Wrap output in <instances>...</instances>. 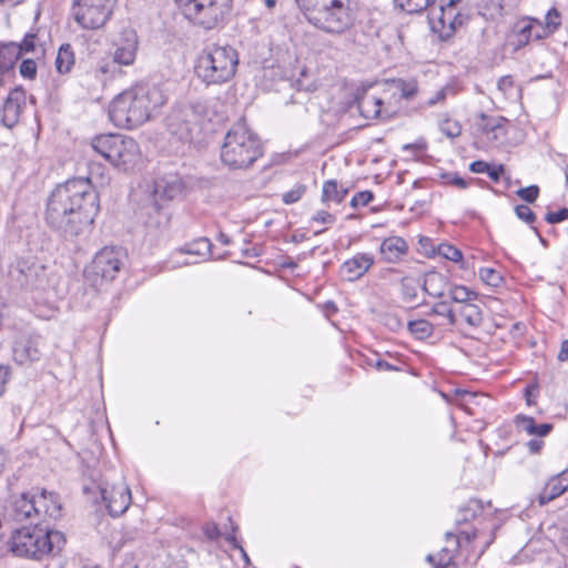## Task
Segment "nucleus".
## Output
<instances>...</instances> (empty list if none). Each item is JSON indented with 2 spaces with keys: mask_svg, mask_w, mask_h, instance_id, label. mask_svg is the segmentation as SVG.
<instances>
[{
  "mask_svg": "<svg viewBox=\"0 0 568 568\" xmlns=\"http://www.w3.org/2000/svg\"><path fill=\"white\" fill-rule=\"evenodd\" d=\"M100 210L99 195L88 178L71 179L51 192L45 210L47 223L65 237L87 232Z\"/></svg>",
  "mask_w": 568,
  "mask_h": 568,
  "instance_id": "obj_1",
  "label": "nucleus"
},
{
  "mask_svg": "<svg viewBox=\"0 0 568 568\" xmlns=\"http://www.w3.org/2000/svg\"><path fill=\"white\" fill-rule=\"evenodd\" d=\"M166 103L156 85L139 84L118 94L109 105L111 121L120 128H136L155 116Z\"/></svg>",
  "mask_w": 568,
  "mask_h": 568,
  "instance_id": "obj_2",
  "label": "nucleus"
},
{
  "mask_svg": "<svg viewBox=\"0 0 568 568\" xmlns=\"http://www.w3.org/2000/svg\"><path fill=\"white\" fill-rule=\"evenodd\" d=\"M263 154L258 136L245 123L234 124L225 134L221 148V161L229 169L251 166Z\"/></svg>",
  "mask_w": 568,
  "mask_h": 568,
  "instance_id": "obj_3",
  "label": "nucleus"
},
{
  "mask_svg": "<svg viewBox=\"0 0 568 568\" xmlns=\"http://www.w3.org/2000/svg\"><path fill=\"white\" fill-rule=\"evenodd\" d=\"M65 544L64 535L58 530L39 527H22L13 531L10 549L20 557L41 559L58 554Z\"/></svg>",
  "mask_w": 568,
  "mask_h": 568,
  "instance_id": "obj_4",
  "label": "nucleus"
},
{
  "mask_svg": "<svg viewBox=\"0 0 568 568\" xmlns=\"http://www.w3.org/2000/svg\"><path fill=\"white\" fill-rule=\"evenodd\" d=\"M237 65L239 53L233 47L212 45L197 55L194 69L206 85H217L232 80Z\"/></svg>",
  "mask_w": 568,
  "mask_h": 568,
  "instance_id": "obj_5",
  "label": "nucleus"
},
{
  "mask_svg": "<svg viewBox=\"0 0 568 568\" xmlns=\"http://www.w3.org/2000/svg\"><path fill=\"white\" fill-rule=\"evenodd\" d=\"M91 146L112 165L123 170L133 168L141 159L136 141L120 134L98 135L92 139Z\"/></svg>",
  "mask_w": 568,
  "mask_h": 568,
  "instance_id": "obj_6",
  "label": "nucleus"
},
{
  "mask_svg": "<svg viewBox=\"0 0 568 568\" xmlns=\"http://www.w3.org/2000/svg\"><path fill=\"white\" fill-rule=\"evenodd\" d=\"M307 21L326 32H342L353 23L354 17L343 2H303Z\"/></svg>",
  "mask_w": 568,
  "mask_h": 568,
  "instance_id": "obj_7",
  "label": "nucleus"
},
{
  "mask_svg": "<svg viewBox=\"0 0 568 568\" xmlns=\"http://www.w3.org/2000/svg\"><path fill=\"white\" fill-rule=\"evenodd\" d=\"M414 2H398L396 8L408 12L422 11L429 8V23L432 30L438 33L439 38L445 40L450 38L456 29L464 24L466 17L459 12L456 4L457 2H440L439 6H435L437 2H424V6L416 2L415 7L412 8Z\"/></svg>",
  "mask_w": 568,
  "mask_h": 568,
  "instance_id": "obj_8",
  "label": "nucleus"
},
{
  "mask_svg": "<svg viewBox=\"0 0 568 568\" xmlns=\"http://www.w3.org/2000/svg\"><path fill=\"white\" fill-rule=\"evenodd\" d=\"M183 183L178 175H166L155 181L152 194L153 205L149 209L145 226L151 232H163L169 225V214L162 210V204L182 194Z\"/></svg>",
  "mask_w": 568,
  "mask_h": 568,
  "instance_id": "obj_9",
  "label": "nucleus"
},
{
  "mask_svg": "<svg viewBox=\"0 0 568 568\" xmlns=\"http://www.w3.org/2000/svg\"><path fill=\"white\" fill-rule=\"evenodd\" d=\"M199 106L183 104L174 108L166 119L169 133L181 142H191L199 129Z\"/></svg>",
  "mask_w": 568,
  "mask_h": 568,
  "instance_id": "obj_10",
  "label": "nucleus"
},
{
  "mask_svg": "<svg viewBox=\"0 0 568 568\" xmlns=\"http://www.w3.org/2000/svg\"><path fill=\"white\" fill-rule=\"evenodd\" d=\"M123 253L115 247H103L100 250L91 264L85 268V277L93 284L99 281L113 280L122 266Z\"/></svg>",
  "mask_w": 568,
  "mask_h": 568,
  "instance_id": "obj_11",
  "label": "nucleus"
},
{
  "mask_svg": "<svg viewBox=\"0 0 568 568\" xmlns=\"http://www.w3.org/2000/svg\"><path fill=\"white\" fill-rule=\"evenodd\" d=\"M179 9L185 19L206 30L215 28L223 17L217 2H180Z\"/></svg>",
  "mask_w": 568,
  "mask_h": 568,
  "instance_id": "obj_12",
  "label": "nucleus"
},
{
  "mask_svg": "<svg viewBox=\"0 0 568 568\" xmlns=\"http://www.w3.org/2000/svg\"><path fill=\"white\" fill-rule=\"evenodd\" d=\"M139 39L134 29L123 28L111 38V57L119 65H132L136 58Z\"/></svg>",
  "mask_w": 568,
  "mask_h": 568,
  "instance_id": "obj_13",
  "label": "nucleus"
},
{
  "mask_svg": "<svg viewBox=\"0 0 568 568\" xmlns=\"http://www.w3.org/2000/svg\"><path fill=\"white\" fill-rule=\"evenodd\" d=\"M112 8L103 2H74L72 16L77 23L88 30L99 29L109 20Z\"/></svg>",
  "mask_w": 568,
  "mask_h": 568,
  "instance_id": "obj_14",
  "label": "nucleus"
},
{
  "mask_svg": "<svg viewBox=\"0 0 568 568\" xmlns=\"http://www.w3.org/2000/svg\"><path fill=\"white\" fill-rule=\"evenodd\" d=\"M43 346V338L38 334L21 337L12 346V359L19 366L31 367L41 361Z\"/></svg>",
  "mask_w": 568,
  "mask_h": 568,
  "instance_id": "obj_15",
  "label": "nucleus"
},
{
  "mask_svg": "<svg viewBox=\"0 0 568 568\" xmlns=\"http://www.w3.org/2000/svg\"><path fill=\"white\" fill-rule=\"evenodd\" d=\"M101 496L111 516L122 515L131 504L130 488L123 481L101 488Z\"/></svg>",
  "mask_w": 568,
  "mask_h": 568,
  "instance_id": "obj_16",
  "label": "nucleus"
},
{
  "mask_svg": "<svg viewBox=\"0 0 568 568\" xmlns=\"http://www.w3.org/2000/svg\"><path fill=\"white\" fill-rule=\"evenodd\" d=\"M26 91L18 87L11 90L1 110V121L7 128L14 126L26 106Z\"/></svg>",
  "mask_w": 568,
  "mask_h": 568,
  "instance_id": "obj_17",
  "label": "nucleus"
},
{
  "mask_svg": "<svg viewBox=\"0 0 568 568\" xmlns=\"http://www.w3.org/2000/svg\"><path fill=\"white\" fill-rule=\"evenodd\" d=\"M374 263L372 253H357L341 265L339 274L345 281L353 282L363 277Z\"/></svg>",
  "mask_w": 568,
  "mask_h": 568,
  "instance_id": "obj_18",
  "label": "nucleus"
},
{
  "mask_svg": "<svg viewBox=\"0 0 568 568\" xmlns=\"http://www.w3.org/2000/svg\"><path fill=\"white\" fill-rule=\"evenodd\" d=\"M32 504L38 509V519L44 521L47 518L57 519L61 515V503L54 493L41 490L39 493H31Z\"/></svg>",
  "mask_w": 568,
  "mask_h": 568,
  "instance_id": "obj_19",
  "label": "nucleus"
},
{
  "mask_svg": "<svg viewBox=\"0 0 568 568\" xmlns=\"http://www.w3.org/2000/svg\"><path fill=\"white\" fill-rule=\"evenodd\" d=\"M37 511L38 509L32 504L31 493H27L13 498L8 509V516L16 523L30 521L36 525L39 524Z\"/></svg>",
  "mask_w": 568,
  "mask_h": 568,
  "instance_id": "obj_20",
  "label": "nucleus"
},
{
  "mask_svg": "<svg viewBox=\"0 0 568 568\" xmlns=\"http://www.w3.org/2000/svg\"><path fill=\"white\" fill-rule=\"evenodd\" d=\"M474 534L469 532H462L458 536H455L453 534H447V542H450L455 546V548H448L444 547L442 551L436 556L428 555L427 560L429 562H433L434 568H457L456 564L454 562V555L453 552L456 550V548L462 544L463 540L470 541L471 538H474Z\"/></svg>",
  "mask_w": 568,
  "mask_h": 568,
  "instance_id": "obj_21",
  "label": "nucleus"
},
{
  "mask_svg": "<svg viewBox=\"0 0 568 568\" xmlns=\"http://www.w3.org/2000/svg\"><path fill=\"white\" fill-rule=\"evenodd\" d=\"M568 490V476L566 471L550 477L538 493L536 500L539 506H545Z\"/></svg>",
  "mask_w": 568,
  "mask_h": 568,
  "instance_id": "obj_22",
  "label": "nucleus"
},
{
  "mask_svg": "<svg viewBox=\"0 0 568 568\" xmlns=\"http://www.w3.org/2000/svg\"><path fill=\"white\" fill-rule=\"evenodd\" d=\"M357 108L366 119H388L390 116V112L383 108V100L368 91L357 99Z\"/></svg>",
  "mask_w": 568,
  "mask_h": 568,
  "instance_id": "obj_23",
  "label": "nucleus"
},
{
  "mask_svg": "<svg viewBox=\"0 0 568 568\" xmlns=\"http://www.w3.org/2000/svg\"><path fill=\"white\" fill-rule=\"evenodd\" d=\"M480 125L483 139L493 146L501 144L506 136V128L503 119L481 116Z\"/></svg>",
  "mask_w": 568,
  "mask_h": 568,
  "instance_id": "obj_24",
  "label": "nucleus"
},
{
  "mask_svg": "<svg viewBox=\"0 0 568 568\" xmlns=\"http://www.w3.org/2000/svg\"><path fill=\"white\" fill-rule=\"evenodd\" d=\"M449 286L448 277L436 271L426 273L422 284L424 292L436 298L443 297L448 292Z\"/></svg>",
  "mask_w": 568,
  "mask_h": 568,
  "instance_id": "obj_25",
  "label": "nucleus"
},
{
  "mask_svg": "<svg viewBox=\"0 0 568 568\" xmlns=\"http://www.w3.org/2000/svg\"><path fill=\"white\" fill-rule=\"evenodd\" d=\"M408 245L406 241L399 236L387 237L379 246L381 254L387 263L398 262L404 255H406Z\"/></svg>",
  "mask_w": 568,
  "mask_h": 568,
  "instance_id": "obj_26",
  "label": "nucleus"
},
{
  "mask_svg": "<svg viewBox=\"0 0 568 568\" xmlns=\"http://www.w3.org/2000/svg\"><path fill=\"white\" fill-rule=\"evenodd\" d=\"M514 423L518 432H525L527 435L530 436L545 437L552 429L551 424H536L532 417L521 414L515 417Z\"/></svg>",
  "mask_w": 568,
  "mask_h": 568,
  "instance_id": "obj_27",
  "label": "nucleus"
},
{
  "mask_svg": "<svg viewBox=\"0 0 568 568\" xmlns=\"http://www.w3.org/2000/svg\"><path fill=\"white\" fill-rule=\"evenodd\" d=\"M20 273L24 276V283L34 288H45L47 286V267L41 264H31L20 267Z\"/></svg>",
  "mask_w": 568,
  "mask_h": 568,
  "instance_id": "obj_28",
  "label": "nucleus"
},
{
  "mask_svg": "<svg viewBox=\"0 0 568 568\" xmlns=\"http://www.w3.org/2000/svg\"><path fill=\"white\" fill-rule=\"evenodd\" d=\"M456 315L471 327H478L483 323L481 308L473 302L457 306Z\"/></svg>",
  "mask_w": 568,
  "mask_h": 568,
  "instance_id": "obj_29",
  "label": "nucleus"
},
{
  "mask_svg": "<svg viewBox=\"0 0 568 568\" xmlns=\"http://www.w3.org/2000/svg\"><path fill=\"white\" fill-rule=\"evenodd\" d=\"M75 63L74 51L69 43H63L57 53L55 69L60 74L69 73Z\"/></svg>",
  "mask_w": 568,
  "mask_h": 568,
  "instance_id": "obj_30",
  "label": "nucleus"
},
{
  "mask_svg": "<svg viewBox=\"0 0 568 568\" xmlns=\"http://www.w3.org/2000/svg\"><path fill=\"white\" fill-rule=\"evenodd\" d=\"M19 59L17 42H0V73L12 69Z\"/></svg>",
  "mask_w": 568,
  "mask_h": 568,
  "instance_id": "obj_31",
  "label": "nucleus"
},
{
  "mask_svg": "<svg viewBox=\"0 0 568 568\" xmlns=\"http://www.w3.org/2000/svg\"><path fill=\"white\" fill-rule=\"evenodd\" d=\"M347 190L338 186L335 180L326 181L323 185L322 190V200L325 203H336L339 204L346 196Z\"/></svg>",
  "mask_w": 568,
  "mask_h": 568,
  "instance_id": "obj_32",
  "label": "nucleus"
},
{
  "mask_svg": "<svg viewBox=\"0 0 568 568\" xmlns=\"http://www.w3.org/2000/svg\"><path fill=\"white\" fill-rule=\"evenodd\" d=\"M210 250L211 242L207 239L201 237L180 248L178 253L205 257L210 254Z\"/></svg>",
  "mask_w": 568,
  "mask_h": 568,
  "instance_id": "obj_33",
  "label": "nucleus"
},
{
  "mask_svg": "<svg viewBox=\"0 0 568 568\" xmlns=\"http://www.w3.org/2000/svg\"><path fill=\"white\" fill-rule=\"evenodd\" d=\"M448 294L452 301L458 306L462 304L471 303L477 297L475 292L462 285L449 286Z\"/></svg>",
  "mask_w": 568,
  "mask_h": 568,
  "instance_id": "obj_34",
  "label": "nucleus"
},
{
  "mask_svg": "<svg viewBox=\"0 0 568 568\" xmlns=\"http://www.w3.org/2000/svg\"><path fill=\"white\" fill-rule=\"evenodd\" d=\"M392 85L396 92H399L404 99H412L418 92V83L416 80H393Z\"/></svg>",
  "mask_w": 568,
  "mask_h": 568,
  "instance_id": "obj_35",
  "label": "nucleus"
},
{
  "mask_svg": "<svg viewBox=\"0 0 568 568\" xmlns=\"http://www.w3.org/2000/svg\"><path fill=\"white\" fill-rule=\"evenodd\" d=\"M409 332L418 339L427 338L433 333V325L426 320L408 322Z\"/></svg>",
  "mask_w": 568,
  "mask_h": 568,
  "instance_id": "obj_36",
  "label": "nucleus"
},
{
  "mask_svg": "<svg viewBox=\"0 0 568 568\" xmlns=\"http://www.w3.org/2000/svg\"><path fill=\"white\" fill-rule=\"evenodd\" d=\"M432 314L446 318L449 325L458 324L456 308H452L447 302H438L432 308Z\"/></svg>",
  "mask_w": 568,
  "mask_h": 568,
  "instance_id": "obj_37",
  "label": "nucleus"
},
{
  "mask_svg": "<svg viewBox=\"0 0 568 568\" xmlns=\"http://www.w3.org/2000/svg\"><path fill=\"white\" fill-rule=\"evenodd\" d=\"M478 276L486 285L498 287L503 283V277L498 271L491 267H481L478 271Z\"/></svg>",
  "mask_w": 568,
  "mask_h": 568,
  "instance_id": "obj_38",
  "label": "nucleus"
},
{
  "mask_svg": "<svg viewBox=\"0 0 568 568\" xmlns=\"http://www.w3.org/2000/svg\"><path fill=\"white\" fill-rule=\"evenodd\" d=\"M456 394L460 396V399L459 402H457V405L469 414H473L470 408L473 404L478 405L480 399L486 398L485 396H478L477 394L467 390H457Z\"/></svg>",
  "mask_w": 568,
  "mask_h": 568,
  "instance_id": "obj_39",
  "label": "nucleus"
},
{
  "mask_svg": "<svg viewBox=\"0 0 568 568\" xmlns=\"http://www.w3.org/2000/svg\"><path fill=\"white\" fill-rule=\"evenodd\" d=\"M532 26H531V18L523 21L520 24H519V29H518V33L516 36L517 38V42H516V45L517 48H520L525 44H527L530 40H534L532 39Z\"/></svg>",
  "mask_w": 568,
  "mask_h": 568,
  "instance_id": "obj_40",
  "label": "nucleus"
},
{
  "mask_svg": "<svg viewBox=\"0 0 568 568\" xmlns=\"http://www.w3.org/2000/svg\"><path fill=\"white\" fill-rule=\"evenodd\" d=\"M17 49L19 51V58L23 54L32 53L37 50V34L36 33H27L20 43H17Z\"/></svg>",
  "mask_w": 568,
  "mask_h": 568,
  "instance_id": "obj_41",
  "label": "nucleus"
},
{
  "mask_svg": "<svg viewBox=\"0 0 568 568\" xmlns=\"http://www.w3.org/2000/svg\"><path fill=\"white\" fill-rule=\"evenodd\" d=\"M437 253L452 262H460L463 260V253L450 244L443 243L438 245Z\"/></svg>",
  "mask_w": 568,
  "mask_h": 568,
  "instance_id": "obj_42",
  "label": "nucleus"
},
{
  "mask_svg": "<svg viewBox=\"0 0 568 568\" xmlns=\"http://www.w3.org/2000/svg\"><path fill=\"white\" fill-rule=\"evenodd\" d=\"M420 287L419 282L412 278H405L402 282L403 295L407 302H414L417 297V291Z\"/></svg>",
  "mask_w": 568,
  "mask_h": 568,
  "instance_id": "obj_43",
  "label": "nucleus"
},
{
  "mask_svg": "<svg viewBox=\"0 0 568 568\" xmlns=\"http://www.w3.org/2000/svg\"><path fill=\"white\" fill-rule=\"evenodd\" d=\"M296 87L304 91H314L317 88L314 78L306 69L301 70L300 77L296 79Z\"/></svg>",
  "mask_w": 568,
  "mask_h": 568,
  "instance_id": "obj_44",
  "label": "nucleus"
},
{
  "mask_svg": "<svg viewBox=\"0 0 568 568\" xmlns=\"http://www.w3.org/2000/svg\"><path fill=\"white\" fill-rule=\"evenodd\" d=\"M439 129L448 138H456L462 133L460 124L449 119L443 120L439 124Z\"/></svg>",
  "mask_w": 568,
  "mask_h": 568,
  "instance_id": "obj_45",
  "label": "nucleus"
},
{
  "mask_svg": "<svg viewBox=\"0 0 568 568\" xmlns=\"http://www.w3.org/2000/svg\"><path fill=\"white\" fill-rule=\"evenodd\" d=\"M37 63L32 59L22 60L19 72L23 79L33 80L37 75Z\"/></svg>",
  "mask_w": 568,
  "mask_h": 568,
  "instance_id": "obj_46",
  "label": "nucleus"
},
{
  "mask_svg": "<svg viewBox=\"0 0 568 568\" xmlns=\"http://www.w3.org/2000/svg\"><path fill=\"white\" fill-rule=\"evenodd\" d=\"M305 191H306L305 185L298 184L295 187H293L292 190L285 192L282 195V201L285 204L296 203V202H298L302 199V196L304 195Z\"/></svg>",
  "mask_w": 568,
  "mask_h": 568,
  "instance_id": "obj_47",
  "label": "nucleus"
},
{
  "mask_svg": "<svg viewBox=\"0 0 568 568\" xmlns=\"http://www.w3.org/2000/svg\"><path fill=\"white\" fill-rule=\"evenodd\" d=\"M559 26H560L559 12L554 8L549 9L546 14L545 28L547 29L549 34H551L558 29Z\"/></svg>",
  "mask_w": 568,
  "mask_h": 568,
  "instance_id": "obj_48",
  "label": "nucleus"
},
{
  "mask_svg": "<svg viewBox=\"0 0 568 568\" xmlns=\"http://www.w3.org/2000/svg\"><path fill=\"white\" fill-rule=\"evenodd\" d=\"M516 194L528 203H534L539 195V187L537 185H529L516 191Z\"/></svg>",
  "mask_w": 568,
  "mask_h": 568,
  "instance_id": "obj_49",
  "label": "nucleus"
},
{
  "mask_svg": "<svg viewBox=\"0 0 568 568\" xmlns=\"http://www.w3.org/2000/svg\"><path fill=\"white\" fill-rule=\"evenodd\" d=\"M373 197L374 195L371 191L358 192L352 197L351 205L353 207L365 206L373 200Z\"/></svg>",
  "mask_w": 568,
  "mask_h": 568,
  "instance_id": "obj_50",
  "label": "nucleus"
},
{
  "mask_svg": "<svg viewBox=\"0 0 568 568\" xmlns=\"http://www.w3.org/2000/svg\"><path fill=\"white\" fill-rule=\"evenodd\" d=\"M517 217L526 223H532L536 220L535 213L527 205L520 204L515 207Z\"/></svg>",
  "mask_w": 568,
  "mask_h": 568,
  "instance_id": "obj_51",
  "label": "nucleus"
},
{
  "mask_svg": "<svg viewBox=\"0 0 568 568\" xmlns=\"http://www.w3.org/2000/svg\"><path fill=\"white\" fill-rule=\"evenodd\" d=\"M531 26H532V39L534 40H540L545 39L549 36V32L545 28V26L541 24V22L538 19L531 18Z\"/></svg>",
  "mask_w": 568,
  "mask_h": 568,
  "instance_id": "obj_52",
  "label": "nucleus"
},
{
  "mask_svg": "<svg viewBox=\"0 0 568 568\" xmlns=\"http://www.w3.org/2000/svg\"><path fill=\"white\" fill-rule=\"evenodd\" d=\"M568 219V209H561L557 212H549L546 215V221L550 224L559 223Z\"/></svg>",
  "mask_w": 568,
  "mask_h": 568,
  "instance_id": "obj_53",
  "label": "nucleus"
},
{
  "mask_svg": "<svg viewBox=\"0 0 568 568\" xmlns=\"http://www.w3.org/2000/svg\"><path fill=\"white\" fill-rule=\"evenodd\" d=\"M497 88L504 94H507L508 92H510L514 88V81H513L510 75L501 77L497 82Z\"/></svg>",
  "mask_w": 568,
  "mask_h": 568,
  "instance_id": "obj_54",
  "label": "nucleus"
},
{
  "mask_svg": "<svg viewBox=\"0 0 568 568\" xmlns=\"http://www.w3.org/2000/svg\"><path fill=\"white\" fill-rule=\"evenodd\" d=\"M316 223L333 224L335 216L326 211H318L312 219Z\"/></svg>",
  "mask_w": 568,
  "mask_h": 568,
  "instance_id": "obj_55",
  "label": "nucleus"
},
{
  "mask_svg": "<svg viewBox=\"0 0 568 568\" xmlns=\"http://www.w3.org/2000/svg\"><path fill=\"white\" fill-rule=\"evenodd\" d=\"M110 72V64L108 62L100 63L94 69V77L100 81L104 82L106 80V74Z\"/></svg>",
  "mask_w": 568,
  "mask_h": 568,
  "instance_id": "obj_56",
  "label": "nucleus"
},
{
  "mask_svg": "<svg viewBox=\"0 0 568 568\" xmlns=\"http://www.w3.org/2000/svg\"><path fill=\"white\" fill-rule=\"evenodd\" d=\"M234 531H235V528H233V531H232L231 534H226V535H225V539H226V540L232 545V547H233V548L239 549V550H240V552H241V555H242V557H243V559H244L246 562H248L247 554H246V551L243 549V547H242V546H240V545L237 544Z\"/></svg>",
  "mask_w": 568,
  "mask_h": 568,
  "instance_id": "obj_57",
  "label": "nucleus"
},
{
  "mask_svg": "<svg viewBox=\"0 0 568 568\" xmlns=\"http://www.w3.org/2000/svg\"><path fill=\"white\" fill-rule=\"evenodd\" d=\"M9 377H10L9 366L0 365V396L4 392V385L9 381Z\"/></svg>",
  "mask_w": 568,
  "mask_h": 568,
  "instance_id": "obj_58",
  "label": "nucleus"
},
{
  "mask_svg": "<svg viewBox=\"0 0 568 568\" xmlns=\"http://www.w3.org/2000/svg\"><path fill=\"white\" fill-rule=\"evenodd\" d=\"M489 164L485 161H475L470 164V170L475 173H487L489 170Z\"/></svg>",
  "mask_w": 568,
  "mask_h": 568,
  "instance_id": "obj_59",
  "label": "nucleus"
},
{
  "mask_svg": "<svg viewBox=\"0 0 568 568\" xmlns=\"http://www.w3.org/2000/svg\"><path fill=\"white\" fill-rule=\"evenodd\" d=\"M542 437H538V438H535V439H530L528 443H527V447L529 449L530 453L532 454H538L542 446H544V442L541 439Z\"/></svg>",
  "mask_w": 568,
  "mask_h": 568,
  "instance_id": "obj_60",
  "label": "nucleus"
},
{
  "mask_svg": "<svg viewBox=\"0 0 568 568\" xmlns=\"http://www.w3.org/2000/svg\"><path fill=\"white\" fill-rule=\"evenodd\" d=\"M446 92L447 88H442L440 90H438L435 93V95L427 101V105L432 106L435 105L436 103L444 101L446 99Z\"/></svg>",
  "mask_w": 568,
  "mask_h": 568,
  "instance_id": "obj_61",
  "label": "nucleus"
},
{
  "mask_svg": "<svg viewBox=\"0 0 568 568\" xmlns=\"http://www.w3.org/2000/svg\"><path fill=\"white\" fill-rule=\"evenodd\" d=\"M375 367L378 371H396L397 369L394 365L389 364L386 361H382V359L376 361Z\"/></svg>",
  "mask_w": 568,
  "mask_h": 568,
  "instance_id": "obj_62",
  "label": "nucleus"
},
{
  "mask_svg": "<svg viewBox=\"0 0 568 568\" xmlns=\"http://www.w3.org/2000/svg\"><path fill=\"white\" fill-rule=\"evenodd\" d=\"M558 359L564 362L568 361V339L564 341L561 343L559 353H558Z\"/></svg>",
  "mask_w": 568,
  "mask_h": 568,
  "instance_id": "obj_63",
  "label": "nucleus"
},
{
  "mask_svg": "<svg viewBox=\"0 0 568 568\" xmlns=\"http://www.w3.org/2000/svg\"><path fill=\"white\" fill-rule=\"evenodd\" d=\"M503 172V166L501 165H498V166H489V170L487 172V174L490 176V179H493L494 181H498L500 174Z\"/></svg>",
  "mask_w": 568,
  "mask_h": 568,
  "instance_id": "obj_64",
  "label": "nucleus"
}]
</instances>
